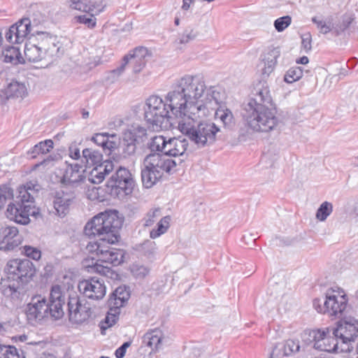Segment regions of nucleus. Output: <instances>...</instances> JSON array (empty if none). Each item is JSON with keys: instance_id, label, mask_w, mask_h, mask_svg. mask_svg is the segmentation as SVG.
<instances>
[{"instance_id": "nucleus-1", "label": "nucleus", "mask_w": 358, "mask_h": 358, "mask_svg": "<svg viewBox=\"0 0 358 358\" xmlns=\"http://www.w3.org/2000/svg\"><path fill=\"white\" fill-rule=\"evenodd\" d=\"M206 86L197 76L185 75L173 86L165 101L155 95L147 99L144 107V119L154 129H169L188 113L194 114L201 110L199 99Z\"/></svg>"}, {"instance_id": "nucleus-2", "label": "nucleus", "mask_w": 358, "mask_h": 358, "mask_svg": "<svg viewBox=\"0 0 358 358\" xmlns=\"http://www.w3.org/2000/svg\"><path fill=\"white\" fill-rule=\"evenodd\" d=\"M280 55V48H273L268 50L258 65V67L261 68L262 79L254 88L253 94L255 96L249 99L242 113L248 129L253 131L268 132L279 122L275 116V105L273 102L268 84L264 79L273 71Z\"/></svg>"}, {"instance_id": "nucleus-3", "label": "nucleus", "mask_w": 358, "mask_h": 358, "mask_svg": "<svg viewBox=\"0 0 358 358\" xmlns=\"http://www.w3.org/2000/svg\"><path fill=\"white\" fill-rule=\"evenodd\" d=\"M124 222V217L122 213L117 210L110 209L98 213L86 223L83 230L85 235L96 239L87 244V250L90 253L95 252L98 261L113 266L124 262L126 251L108 245L120 240V231Z\"/></svg>"}, {"instance_id": "nucleus-4", "label": "nucleus", "mask_w": 358, "mask_h": 358, "mask_svg": "<svg viewBox=\"0 0 358 358\" xmlns=\"http://www.w3.org/2000/svg\"><path fill=\"white\" fill-rule=\"evenodd\" d=\"M64 303L65 294L62 287L59 285H55L51 287L48 301L41 295L34 296L27 304V309L24 313L31 324L49 316L55 320H59L64 315Z\"/></svg>"}, {"instance_id": "nucleus-5", "label": "nucleus", "mask_w": 358, "mask_h": 358, "mask_svg": "<svg viewBox=\"0 0 358 358\" xmlns=\"http://www.w3.org/2000/svg\"><path fill=\"white\" fill-rule=\"evenodd\" d=\"M188 113L178 122L180 132L198 148L211 145L216 141L217 134L220 131L215 123L208 121L197 122L196 114Z\"/></svg>"}, {"instance_id": "nucleus-6", "label": "nucleus", "mask_w": 358, "mask_h": 358, "mask_svg": "<svg viewBox=\"0 0 358 358\" xmlns=\"http://www.w3.org/2000/svg\"><path fill=\"white\" fill-rule=\"evenodd\" d=\"M136 181L130 171L119 166L106 182V192L113 199L124 200L131 195Z\"/></svg>"}, {"instance_id": "nucleus-7", "label": "nucleus", "mask_w": 358, "mask_h": 358, "mask_svg": "<svg viewBox=\"0 0 358 358\" xmlns=\"http://www.w3.org/2000/svg\"><path fill=\"white\" fill-rule=\"evenodd\" d=\"M348 303L347 294L343 289L338 287L336 290L333 288L327 289L323 305L319 299H315L313 304L318 313H327L331 316L340 318L343 316Z\"/></svg>"}, {"instance_id": "nucleus-8", "label": "nucleus", "mask_w": 358, "mask_h": 358, "mask_svg": "<svg viewBox=\"0 0 358 358\" xmlns=\"http://www.w3.org/2000/svg\"><path fill=\"white\" fill-rule=\"evenodd\" d=\"M146 138L145 128L139 125H131V128L122 133V138L117 135L115 150H117L121 157L126 159L134 155L136 151L137 144L143 143Z\"/></svg>"}, {"instance_id": "nucleus-9", "label": "nucleus", "mask_w": 358, "mask_h": 358, "mask_svg": "<svg viewBox=\"0 0 358 358\" xmlns=\"http://www.w3.org/2000/svg\"><path fill=\"white\" fill-rule=\"evenodd\" d=\"M5 270L8 282L6 293L13 301H18L22 293V259L9 260Z\"/></svg>"}, {"instance_id": "nucleus-10", "label": "nucleus", "mask_w": 358, "mask_h": 358, "mask_svg": "<svg viewBox=\"0 0 358 358\" xmlns=\"http://www.w3.org/2000/svg\"><path fill=\"white\" fill-rule=\"evenodd\" d=\"M67 311L69 321L73 324H82L92 316V310L90 304L82 303L77 293L70 294L67 301Z\"/></svg>"}, {"instance_id": "nucleus-11", "label": "nucleus", "mask_w": 358, "mask_h": 358, "mask_svg": "<svg viewBox=\"0 0 358 358\" xmlns=\"http://www.w3.org/2000/svg\"><path fill=\"white\" fill-rule=\"evenodd\" d=\"M332 335L339 339L353 341L358 336V320L352 317L341 318L336 322V327H331Z\"/></svg>"}, {"instance_id": "nucleus-12", "label": "nucleus", "mask_w": 358, "mask_h": 358, "mask_svg": "<svg viewBox=\"0 0 358 358\" xmlns=\"http://www.w3.org/2000/svg\"><path fill=\"white\" fill-rule=\"evenodd\" d=\"M22 243V236L20 235L17 227L2 224L0 231V250L13 251Z\"/></svg>"}, {"instance_id": "nucleus-13", "label": "nucleus", "mask_w": 358, "mask_h": 358, "mask_svg": "<svg viewBox=\"0 0 358 358\" xmlns=\"http://www.w3.org/2000/svg\"><path fill=\"white\" fill-rule=\"evenodd\" d=\"M188 147V142L186 138L179 136L178 138H170L169 140L165 138L164 144V154L167 157H180L177 162L180 165L183 163L188 157L186 153Z\"/></svg>"}, {"instance_id": "nucleus-14", "label": "nucleus", "mask_w": 358, "mask_h": 358, "mask_svg": "<svg viewBox=\"0 0 358 358\" xmlns=\"http://www.w3.org/2000/svg\"><path fill=\"white\" fill-rule=\"evenodd\" d=\"M78 289L80 292L83 290L85 296L91 299H101L106 292L103 280L96 277L81 281Z\"/></svg>"}, {"instance_id": "nucleus-15", "label": "nucleus", "mask_w": 358, "mask_h": 358, "mask_svg": "<svg viewBox=\"0 0 358 358\" xmlns=\"http://www.w3.org/2000/svg\"><path fill=\"white\" fill-rule=\"evenodd\" d=\"M166 157L167 155L163 153H150L144 158L143 166L170 173L172 169L178 165V163L176 160Z\"/></svg>"}, {"instance_id": "nucleus-16", "label": "nucleus", "mask_w": 358, "mask_h": 358, "mask_svg": "<svg viewBox=\"0 0 358 358\" xmlns=\"http://www.w3.org/2000/svg\"><path fill=\"white\" fill-rule=\"evenodd\" d=\"M67 164V166L60 180L62 184L67 186L77 187L85 180L84 172L86 171L80 164Z\"/></svg>"}, {"instance_id": "nucleus-17", "label": "nucleus", "mask_w": 358, "mask_h": 358, "mask_svg": "<svg viewBox=\"0 0 358 358\" xmlns=\"http://www.w3.org/2000/svg\"><path fill=\"white\" fill-rule=\"evenodd\" d=\"M128 62L133 64V72L138 73L145 66L146 63L152 57V53L144 46H138L125 55Z\"/></svg>"}, {"instance_id": "nucleus-18", "label": "nucleus", "mask_w": 358, "mask_h": 358, "mask_svg": "<svg viewBox=\"0 0 358 358\" xmlns=\"http://www.w3.org/2000/svg\"><path fill=\"white\" fill-rule=\"evenodd\" d=\"M42 36L39 45L45 54L52 58H59L64 54V48L62 43L59 41L56 36H50L45 32Z\"/></svg>"}, {"instance_id": "nucleus-19", "label": "nucleus", "mask_w": 358, "mask_h": 358, "mask_svg": "<svg viewBox=\"0 0 358 358\" xmlns=\"http://www.w3.org/2000/svg\"><path fill=\"white\" fill-rule=\"evenodd\" d=\"M17 189L19 195L15 199H10L12 201L8 203L5 215L10 221L22 224V185H20Z\"/></svg>"}, {"instance_id": "nucleus-20", "label": "nucleus", "mask_w": 358, "mask_h": 358, "mask_svg": "<svg viewBox=\"0 0 358 358\" xmlns=\"http://www.w3.org/2000/svg\"><path fill=\"white\" fill-rule=\"evenodd\" d=\"M117 134H110L107 132L97 133L92 136L91 141L100 146L102 151L107 155H110L115 150L117 145Z\"/></svg>"}, {"instance_id": "nucleus-21", "label": "nucleus", "mask_w": 358, "mask_h": 358, "mask_svg": "<svg viewBox=\"0 0 358 358\" xmlns=\"http://www.w3.org/2000/svg\"><path fill=\"white\" fill-rule=\"evenodd\" d=\"M130 287L125 285L117 287L109 296L107 304L108 306H118L120 310L127 303L130 298Z\"/></svg>"}, {"instance_id": "nucleus-22", "label": "nucleus", "mask_w": 358, "mask_h": 358, "mask_svg": "<svg viewBox=\"0 0 358 358\" xmlns=\"http://www.w3.org/2000/svg\"><path fill=\"white\" fill-rule=\"evenodd\" d=\"M114 164L110 159L104 160L102 164H99L90 171L88 180L94 184L101 182L105 176L108 175L114 169Z\"/></svg>"}, {"instance_id": "nucleus-23", "label": "nucleus", "mask_w": 358, "mask_h": 358, "mask_svg": "<svg viewBox=\"0 0 358 358\" xmlns=\"http://www.w3.org/2000/svg\"><path fill=\"white\" fill-rule=\"evenodd\" d=\"M41 22V16L39 13L29 14L27 17H24V38L28 36H34L35 35H44L45 32L38 30V26Z\"/></svg>"}, {"instance_id": "nucleus-24", "label": "nucleus", "mask_w": 358, "mask_h": 358, "mask_svg": "<svg viewBox=\"0 0 358 358\" xmlns=\"http://www.w3.org/2000/svg\"><path fill=\"white\" fill-rule=\"evenodd\" d=\"M103 154L98 150H94L91 148H85L82 151L81 165L85 169L91 167L97 166L103 163Z\"/></svg>"}, {"instance_id": "nucleus-25", "label": "nucleus", "mask_w": 358, "mask_h": 358, "mask_svg": "<svg viewBox=\"0 0 358 358\" xmlns=\"http://www.w3.org/2000/svg\"><path fill=\"white\" fill-rule=\"evenodd\" d=\"M163 332L159 329L148 331L143 337V343L150 348L152 352H157L162 348Z\"/></svg>"}, {"instance_id": "nucleus-26", "label": "nucleus", "mask_w": 358, "mask_h": 358, "mask_svg": "<svg viewBox=\"0 0 358 358\" xmlns=\"http://www.w3.org/2000/svg\"><path fill=\"white\" fill-rule=\"evenodd\" d=\"M42 48L39 42L36 44L33 36H28L24 47V56L27 61L36 62L41 59Z\"/></svg>"}, {"instance_id": "nucleus-27", "label": "nucleus", "mask_w": 358, "mask_h": 358, "mask_svg": "<svg viewBox=\"0 0 358 358\" xmlns=\"http://www.w3.org/2000/svg\"><path fill=\"white\" fill-rule=\"evenodd\" d=\"M141 175L143 186L145 188H151L162 178L163 172L161 170L143 166Z\"/></svg>"}, {"instance_id": "nucleus-28", "label": "nucleus", "mask_w": 358, "mask_h": 358, "mask_svg": "<svg viewBox=\"0 0 358 358\" xmlns=\"http://www.w3.org/2000/svg\"><path fill=\"white\" fill-rule=\"evenodd\" d=\"M332 334L331 327H326L324 329H312V336H310L313 339H315L313 348L315 350H328L327 347L323 342L329 340V334Z\"/></svg>"}, {"instance_id": "nucleus-29", "label": "nucleus", "mask_w": 358, "mask_h": 358, "mask_svg": "<svg viewBox=\"0 0 358 358\" xmlns=\"http://www.w3.org/2000/svg\"><path fill=\"white\" fill-rule=\"evenodd\" d=\"M71 202L72 199L67 198L63 192L62 193L57 192L53 201V206L56 214L61 217H64L69 213Z\"/></svg>"}, {"instance_id": "nucleus-30", "label": "nucleus", "mask_w": 358, "mask_h": 358, "mask_svg": "<svg viewBox=\"0 0 358 358\" xmlns=\"http://www.w3.org/2000/svg\"><path fill=\"white\" fill-rule=\"evenodd\" d=\"M215 119H219L223 124L225 129L232 130L235 125L236 121L234 115L230 109L226 106H220L215 113Z\"/></svg>"}, {"instance_id": "nucleus-31", "label": "nucleus", "mask_w": 358, "mask_h": 358, "mask_svg": "<svg viewBox=\"0 0 358 358\" xmlns=\"http://www.w3.org/2000/svg\"><path fill=\"white\" fill-rule=\"evenodd\" d=\"M108 308L109 310L99 324L101 333L103 335L106 334V329L116 324L120 314V310L118 309V306H108Z\"/></svg>"}, {"instance_id": "nucleus-32", "label": "nucleus", "mask_w": 358, "mask_h": 358, "mask_svg": "<svg viewBox=\"0 0 358 358\" xmlns=\"http://www.w3.org/2000/svg\"><path fill=\"white\" fill-rule=\"evenodd\" d=\"M22 90V83L13 80L5 90L1 91V99L2 101H6L10 98L21 96Z\"/></svg>"}, {"instance_id": "nucleus-33", "label": "nucleus", "mask_w": 358, "mask_h": 358, "mask_svg": "<svg viewBox=\"0 0 358 358\" xmlns=\"http://www.w3.org/2000/svg\"><path fill=\"white\" fill-rule=\"evenodd\" d=\"M3 54L6 62H10L14 64L22 63L20 48L18 47L8 46L4 50Z\"/></svg>"}, {"instance_id": "nucleus-34", "label": "nucleus", "mask_w": 358, "mask_h": 358, "mask_svg": "<svg viewBox=\"0 0 358 358\" xmlns=\"http://www.w3.org/2000/svg\"><path fill=\"white\" fill-rule=\"evenodd\" d=\"M170 221L171 217L169 215L162 217L159 222H157L156 227L150 231V237L155 239L165 234L170 227Z\"/></svg>"}, {"instance_id": "nucleus-35", "label": "nucleus", "mask_w": 358, "mask_h": 358, "mask_svg": "<svg viewBox=\"0 0 358 358\" xmlns=\"http://www.w3.org/2000/svg\"><path fill=\"white\" fill-rule=\"evenodd\" d=\"M22 25V18H20L17 20V22L11 25L8 30H6L5 33V37L8 42L9 43H20V30L19 27Z\"/></svg>"}, {"instance_id": "nucleus-36", "label": "nucleus", "mask_w": 358, "mask_h": 358, "mask_svg": "<svg viewBox=\"0 0 358 358\" xmlns=\"http://www.w3.org/2000/svg\"><path fill=\"white\" fill-rule=\"evenodd\" d=\"M338 352L348 354L349 357L351 354L358 355V343H355V339L353 341L347 339H338Z\"/></svg>"}, {"instance_id": "nucleus-37", "label": "nucleus", "mask_w": 358, "mask_h": 358, "mask_svg": "<svg viewBox=\"0 0 358 358\" xmlns=\"http://www.w3.org/2000/svg\"><path fill=\"white\" fill-rule=\"evenodd\" d=\"M303 76V68L295 66L289 69L284 76V81L291 84L300 80Z\"/></svg>"}, {"instance_id": "nucleus-38", "label": "nucleus", "mask_w": 358, "mask_h": 358, "mask_svg": "<svg viewBox=\"0 0 358 358\" xmlns=\"http://www.w3.org/2000/svg\"><path fill=\"white\" fill-rule=\"evenodd\" d=\"M333 211V205L331 202L324 201L317 208L315 214L316 219L320 222L325 221Z\"/></svg>"}, {"instance_id": "nucleus-39", "label": "nucleus", "mask_w": 358, "mask_h": 358, "mask_svg": "<svg viewBox=\"0 0 358 358\" xmlns=\"http://www.w3.org/2000/svg\"><path fill=\"white\" fill-rule=\"evenodd\" d=\"M282 343L284 348V355L287 357L294 355L301 348L299 341L296 339H288Z\"/></svg>"}, {"instance_id": "nucleus-40", "label": "nucleus", "mask_w": 358, "mask_h": 358, "mask_svg": "<svg viewBox=\"0 0 358 358\" xmlns=\"http://www.w3.org/2000/svg\"><path fill=\"white\" fill-rule=\"evenodd\" d=\"M156 243L150 240H145L138 245V250L148 259L153 257L156 251Z\"/></svg>"}, {"instance_id": "nucleus-41", "label": "nucleus", "mask_w": 358, "mask_h": 358, "mask_svg": "<svg viewBox=\"0 0 358 358\" xmlns=\"http://www.w3.org/2000/svg\"><path fill=\"white\" fill-rule=\"evenodd\" d=\"M14 196L13 189L10 184L0 185V210L4 207L6 201Z\"/></svg>"}, {"instance_id": "nucleus-42", "label": "nucleus", "mask_w": 358, "mask_h": 358, "mask_svg": "<svg viewBox=\"0 0 358 358\" xmlns=\"http://www.w3.org/2000/svg\"><path fill=\"white\" fill-rule=\"evenodd\" d=\"M164 143L165 138L162 136L152 138L150 142L148 144L150 153L159 152L164 154Z\"/></svg>"}, {"instance_id": "nucleus-43", "label": "nucleus", "mask_w": 358, "mask_h": 358, "mask_svg": "<svg viewBox=\"0 0 358 358\" xmlns=\"http://www.w3.org/2000/svg\"><path fill=\"white\" fill-rule=\"evenodd\" d=\"M0 358H20L15 347L0 344Z\"/></svg>"}, {"instance_id": "nucleus-44", "label": "nucleus", "mask_w": 358, "mask_h": 358, "mask_svg": "<svg viewBox=\"0 0 358 358\" xmlns=\"http://www.w3.org/2000/svg\"><path fill=\"white\" fill-rule=\"evenodd\" d=\"M131 273L136 279H143L150 273V268L140 264H133L131 266Z\"/></svg>"}, {"instance_id": "nucleus-45", "label": "nucleus", "mask_w": 358, "mask_h": 358, "mask_svg": "<svg viewBox=\"0 0 358 358\" xmlns=\"http://www.w3.org/2000/svg\"><path fill=\"white\" fill-rule=\"evenodd\" d=\"M57 159V156L56 155H49L41 162L32 165L31 169L27 171V173H30L32 171L36 170L40 166H43L44 169L52 166L53 162Z\"/></svg>"}, {"instance_id": "nucleus-46", "label": "nucleus", "mask_w": 358, "mask_h": 358, "mask_svg": "<svg viewBox=\"0 0 358 358\" xmlns=\"http://www.w3.org/2000/svg\"><path fill=\"white\" fill-rule=\"evenodd\" d=\"M198 35L199 32L197 31H195L194 29L190 27H187L179 36V43L181 44H186L194 40Z\"/></svg>"}, {"instance_id": "nucleus-47", "label": "nucleus", "mask_w": 358, "mask_h": 358, "mask_svg": "<svg viewBox=\"0 0 358 358\" xmlns=\"http://www.w3.org/2000/svg\"><path fill=\"white\" fill-rule=\"evenodd\" d=\"M93 14L88 15H81L76 17V22L80 24H83L87 25V27L90 29H93L96 27V17Z\"/></svg>"}, {"instance_id": "nucleus-48", "label": "nucleus", "mask_w": 358, "mask_h": 358, "mask_svg": "<svg viewBox=\"0 0 358 358\" xmlns=\"http://www.w3.org/2000/svg\"><path fill=\"white\" fill-rule=\"evenodd\" d=\"M291 22L292 17L289 15H285L274 21V27L278 32H281L288 27Z\"/></svg>"}, {"instance_id": "nucleus-49", "label": "nucleus", "mask_w": 358, "mask_h": 358, "mask_svg": "<svg viewBox=\"0 0 358 358\" xmlns=\"http://www.w3.org/2000/svg\"><path fill=\"white\" fill-rule=\"evenodd\" d=\"M92 268L95 272L103 275L108 276L109 274H110V278H115L118 276V274L115 273L110 267L108 266H103L97 262L95 263Z\"/></svg>"}, {"instance_id": "nucleus-50", "label": "nucleus", "mask_w": 358, "mask_h": 358, "mask_svg": "<svg viewBox=\"0 0 358 358\" xmlns=\"http://www.w3.org/2000/svg\"><path fill=\"white\" fill-rule=\"evenodd\" d=\"M160 209L159 208L150 209L143 217L144 227H150L156 221V218L159 215Z\"/></svg>"}, {"instance_id": "nucleus-51", "label": "nucleus", "mask_w": 358, "mask_h": 358, "mask_svg": "<svg viewBox=\"0 0 358 358\" xmlns=\"http://www.w3.org/2000/svg\"><path fill=\"white\" fill-rule=\"evenodd\" d=\"M88 5L90 7L88 14H93L94 15H97L101 13L106 6L102 0H89Z\"/></svg>"}, {"instance_id": "nucleus-52", "label": "nucleus", "mask_w": 358, "mask_h": 358, "mask_svg": "<svg viewBox=\"0 0 358 358\" xmlns=\"http://www.w3.org/2000/svg\"><path fill=\"white\" fill-rule=\"evenodd\" d=\"M329 338H330L329 340L326 341L322 343L326 345H329V347H327L328 350L327 349V350H319L328 352L338 353L339 351V348H338L339 338H337L334 335L331 336V334H329Z\"/></svg>"}, {"instance_id": "nucleus-53", "label": "nucleus", "mask_w": 358, "mask_h": 358, "mask_svg": "<svg viewBox=\"0 0 358 358\" xmlns=\"http://www.w3.org/2000/svg\"><path fill=\"white\" fill-rule=\"evenodd\" d=\"M36 266L28 259H24V278L31 280L36 274Z\"/></svg>"}, {"instance_id": "nucleus-54", "label": "nucleus", "mask_w": 358, "mask_h": 358, "mask_svg": "<svg viewBox=\"0 0 358 358\" xmlns=\"http://www.w3.org/2000/svg\"><path fill=\"white\" fill-rule=\"evenodd\" d=\"M24 256L38 261L41 258V251L31 245H24Z\"/></svg>"}, {"instance_id": "nucleus-55", "label": "nucleus", "mask_w": 358, "mask_h": 358, "mask_svg": "<svg viewBox=\"0 0 358 358\" xmlns=\"http://www.w3.org/2000/svg\"><path fill=\"white\" fill-rule=\"evenodd\" d=\"M53 145L52 140L46 139L36 144L35 150H39L41 155H45L50 152V150L53 148Z\"/></svg>"}, {"instance_id": "nucleus-56", "label": "nucleus", "mask_w": 358, "mask_h": 358, "mask_svg": "<svg viewBox=\"0 0 358 358\" xmlns=\"http://www.w3.org/2000/svg\"><path fill=\"white\" fill-rule=\"evenodd\" d=\"M71 8L80 11L88 13L89 9V0H71Z\"/></svg>"}, {"instance_id": "nucleus-57", "label": "nucleus", "mask_w": 358, "mask_h": 358, "mask_svg": "<svg viewBox=\"0 0 358 358\" xmlns=\"http://www.w3.org/2000/svg\"><path fill=\"white\" fill-rule=\"evenodd\" d=\"M301 48H303L306 52H308L312 49V36L310 32L305 33L301 35Z\"/></svg>"}, {"instance_id": "nucleus-58", "label": "nucleus", "mask_w": 358, "mask_h": 358, "mask_svg": "<svg viewBox=\"0 0 358 358\" xmlns=\"http://www.w3.org/2000/svg\"><path fill=\"white\" fill-rule=\"evenodd\" d=\"M312 21L317 25L320 33L327 34L331 31L330 24H327L324 21L317 20L316 17H313Z\"/></svg>"}, {"instance_id": "nucleus-59", "label": "nucleus", "mask_w": 358, "mask_h": 358, "mask_svg": "<svg viewBox=\"0 0 358 358\" xmlns=\"http://www.w3.org/2000/svg\"><path fill=\"white\" fill-rule=\"evenodd\" d=\"M81 143H77L76 142H73L69 147V156L73 159H79L80 158V152L79 145Z\"/></svg>"}, {"instance_id": "nucleus-60", "label": "nucleus", "mask_w": 358, "mask_h": 358, "mask_svg": "<svg viewBox=\"0 0 358 358\" xmlns=\"http://www.w3.org/2000/svg\"><path fill=\"white\" fill-rule=\"evenodd\" d=\"M282 343H278L275 345L271 353V358H285L284 348H282Z\"/></svg>"}, {"instance_id": "nucleus-61", "label": "nucleus", "mask_w": 358, "mask_h": 358, "mask_svg": "<svg viewBox=\"0 0 358 358\" xmlns=\"http://www.w3.org/2000/svg\"><path fill=\"white\" fill-rule=\"evenodd\" d=\"M355 17L353 15H345L343 17L341 26H340V30L341 31L343 32L345 30H347L350 25L352 24V22L354 21Z\"/></svg>"}, {"instance_id": "nucleus-62", "label": "nucleus", "mask_w": 358, "mask_h": 358, "mask_svg": "<svg viewBox=\"0 0 358 358\" xmlns=\"http://www.w3.org/2000/svg\"><path fill=\"white\" fill-rule=\"evenodd\" d=\"M25 208L27 210L26 214H27L28 216L36 217L40 214L39 209L36 208L35 206H31V204L25 205Z\"/></svg>"}, {"instance_id": "nucleus-63", "label": "nucleus", "mask_w": 358, "mask_h": 358, "mask_svg": "<svg viewBox=\"0 0 358 358\" xmlns=\"http://www.w3.org/2000/svg\"><path fill=\"white\" fill-rule=\"evenodd\" d=\"M53 268V266L51 264H47L43 268V272L41 274L42 277L45 279H48L49 278L52 277L54 271Z\"/></svg>"}, {"instance_id": "nucleus-64", "label": "nucleus", "mask_w": 358, "mask_h": 358, "mask_svg": "<svg viewBox=\"0 0 358 358\" xmlns=\"http://www.w3.org/2000/svg\"><path fill=\"white\" fill-rule=\"evenodd\" d=\"M312 330H305L302 334V339L307 344L310 345L311 343H315V339H313L310 336H312Z\"/></svg>"}]
</instances>
